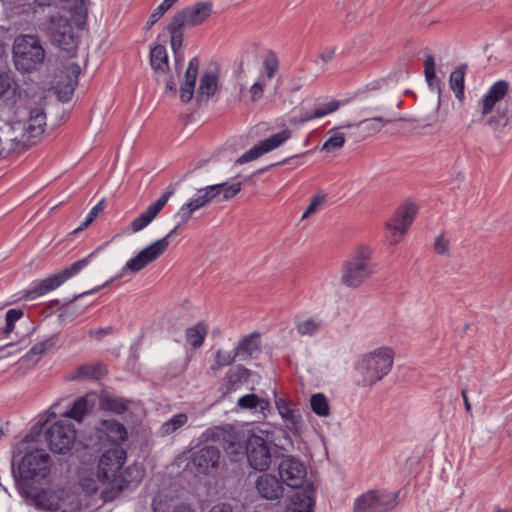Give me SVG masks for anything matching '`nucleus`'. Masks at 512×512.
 I'll return each mask as SVG.
<instances>
[{
  "instance_id": "f257e3e1",
  "label": "nucleus",
  "mask_w": 512,
  "mask_h": 512,
  "mask_svg": "<svg viewBox=\"0 0 512 512\" xmlns=\"http://www.w3.org/2000/svg\"><path fill=\"white\" fill-rule=\"evenodd\" d=\"M19 151L36 144L46 128L44 99L33 97L23 103L20 98L16 104L15 118L7 125Z\"/></svg>"
},
{
  "instance_id": "f03ea898",
  "label": "nucleus",
  "mask_w": 512,
  "mask_h": 512,
  "mask_svg": "<svg viewBox=\"0 0 512 512\" xmlns=\"http://www.w3.org/2000/svg\"><path fill=\"white\" fill-rule=\"evenodd\" d=\"M126 457V451L119 446L105 451L98 464V480L103 483H111L112 487L119 489L131 483H139L143 477V470L140 466H129L122 471Z\"/></svg>"
},
{
  "instance_id": "7ed1b4c3",
  "label": "nucleus",
  "mask_w": 512,
  "mask_h": 512,
  "mask_svg": "<svg viewBox=\"0 0 512 512\" xmlns=\"http://www.w3.org/2000/svg\"><path fill=\"white\" fill-rule=\"evenodd\" d=\"M394 352L389 347H380L364 354L355 365V383L360 387H371L391 371Z\"/></svg>"
},
{
  "instance_id": "20e7f679",
  "label": "nucleus",
  "mask_w": 512,
  "mask_h": 512,
  "mask_svg": "<svg viewBox=\"0 0 512 512\" xmlns=\"http://www.w3.org/2000/svg\"><path fill=\"white\" fill-rule=\"evenodd\" d=\"M371 252L366 247H359L343 263L341 283L348 288H358L374 274Z\"/></svg>"
},
{
  "instance_id": "39448f33",
  "label": "nucleus",
  "mask_w": 512,
  "mask_h": 512,
  "mask_svg": "<svg viewBox=\"0 0 512 512\" xmlns=\"http://www.w3.org/2000/svg\"><path fill=\"white\" fill-rule=\"evenodd\" d=\"M12 50L15 67L22 72L35 70L45 58V50L39 38L34 35H18Z\"/></svg>"
},
{
  "instance_id": "423d86ee",
  "label": "nucleus",
  "mask_w": 512,
  "mask_h": 512,
  "mask_svg": "<svg viewBox=\"0 0 512 512\" xmlns=\"http://www.w3.org/2000/svg\"><path fill=\"white\" fill-rule=\"evenodd\" d=\"M261 347V337L257 332H252L243 336L235 346V348L226 351L222 348L218 349L215 355V364L211 369L216 370L219 367L229 366L236 360L246 361L250 359L254 353L258 352Z\"/></svg>"
},
{
  "instance_id": "0eeeda50",
  "label": "nucleus",
  "mask_w": 512,
  "mask_h": 512,
  "mask_svg": "<svg viewBox=\"0 0 512 512\" xmlns=\"http://www.w3.org/2000/svg\"><path fill=\"white\" fill-rule=\"evenodd\" d=\"M29 503L36 509L43 511H57L67 502L71 493L65 487L34 488L27 486L23 488Z\"/></svg>"
},
{
  "instance_id": "6e6552de",
  "label": "nucleus",
  "mask_w": 512,
  "mask_h": 512,
  "mask_svg": "<svg viewBox=\"0 0 512 512\" xmlns=\"http://www.w3.org/2000/svg\"><path fill=\"white\" fill-rule=\"evenodd\" d=\"M96 252L97 250L89 254L87 257L74 262L70 266L66 267L61 273L41 280L32 288L26 290L24 297L29 300H34L56 289L66 280L78 274L84 267H86L91 262V259L94 257Z\"/></svg>"
},
{
  "instance_id": "1a4fd4ad",
  "label": "nucleus",
  "mask_w": 512,
  "mask_h": 512,
  "mask_svg": "<svg viewBox=\"0 0 512 512\" xmlns=\"http://www.w3.org/2000/svg\"><path fill=\"white\" fill-rule=\"evenodd\" d=\"M44 438L53 453L66 454L75 443L76 429L69 420H59L46 429Z\"/></svg>"
},
{
  "instance_id": "9d476101",
  "label": "nucleus",
  "mask_w": 512,
  "mask_h": 512,
  "mask_svg": "<svg viewBox=\"0 0 512 512\" xmlns=\"http://www.w3.org/2000/svg\"><path fill=\"white\" fill-rule=\"evenodd\" d=\"M52 461L44 450L27 452L19 463L18 471L23 480L44 479L51 470Z\"/></svg>"
},
{
  "instance_id": "9b49d317",
  "label": "nucleus",
  "mask_w": 512,
  "mask_h": 512,
  "mask_svg": "<svg viewBox=\"0 0 512 512\" xmlns=\"http://www.w3.org/2000/svg\"><path fill=\"white\" fill-rule=\"evenodd\" d=\"M397 506V495L370 490L360 495L354 503V512H389Z\"/></svg>"
},
{
  "instance_id": "f8f14e48",
  "label": "nucleus",
  "mask_w": 512,
  "mask_h": 512,
  "mask_svg": "<svg viewBox=\"0 0 512 512\" xmlns=\"http://www.w3.org/2000/svg\"><path fill=\"white\" fill-rule=\"evenodd\" d=\"M221 451L217 446L204 445L190 452V464L198 474L213 475L220 467Z\"/></svg>"
},
{
  "instance_id": "ddd939ff",
  "label": "nucleus",
  "mask_w": 512,
  "mask_h": 512,
  "mask_svg": "<svg viewBox=\"0 0 512 512\" xmlns=\"http://www.w3.org/2000/svg\"><path fill=\"white\" fill-rule=\"evenodd\" d=\"M48 33L53 44L60 49L70 52L77 46V39L73 32V27L67 18L61 15L50 17Z\"/></svg>"
},
{
  "instance_id": "4468645a",
  "label": "nucleus",
  "mask_w": 512,
  "mask_h": 512,
  "mask_svg": "<svg viewBox=\"0 0 512 512\" xmlns=\"http://www.w3.org/2000/svg\"><path fill=\"white\" fill-rule=\"evenodd\" d=\"M168 246L169 241H167L165 238L158 239L151 243L149 246L139 251L133 258L127 261L122 269L120 276L124 275L126 272L133 274L139 272L148 264L155 261L162 254H164Z\"/></svg>"
},
{
  "instance_id": "2eb2a0df",
  "label": "nucleus",
  "mask_w": 512,
  "mask_h": 512,
  "mask_svg": "<svg viewBox=\"0 0 512 512\" xmlns=\"http://www.w3.org/2000/svg\"><path fill=\"white\" fill-rule=\"evenodd\" d=\"M282 483L291 488L300 487L306 478V466L293 455H283L277 464Z\"/></svg>"
},
{
  "instance_id": "dca6fc26",
  "label": "nucleus",
  "mask_w": 512,
  "mask_h": 512,
  "mask_svg": "<svg viewBox=\"0 0 512 512\" xmlns=\"http://www.w3.org/2000/svg\"><path fill=\"white\" fill-rule=\"evenodd\" d=\"M246 455L249 465L258 471H264L271 464L268 442L259 435L251 434L246 441Z\"/></svg>"
},
{
  "instance_id": "f3484780",
  "label": "nucleus",
  "mask_w": 512,
  "mask_h": 512,
  "mask_svg": "<svg viewBox=\"0 0 512 512\" xmlns=\"http://www.w3.org/2000/svg\"><path fill=\"white\" fill-rule=\"evenodd\" d=\"M416 213V207L408 205L401 210H398L393 218L386 223V228L389 232L388 238L390 239L391 244H397L401 241L404 234L412 224Z\"/></svg>"
},
{
  "instance_id": "a211bd4d",
  "label": "nucleus",
  "mask_w": 512,
  "mask_h": 512,
  "mask_svg": "<svg viewBox=\"0 0 512 512\" xmlns=\"http://www.w3.org/2000/svg\"><path fill=\"white\" fill-rule=\"evenodd\" d=\"M290 137L291 131L289 129H284L253 146L250 150H248L242 156H240L236 160V163L244 164L252 160H255L262 156L263 154L278 148Z\"/></svg>"
},
{
  "instance_id": "6ab92c4d",
  "label": "nucleus",
  "mask_w": 512,
  "mask_h": 512,
  "mask_svg": "<svg viewBox=\"0 0 512 512\" xmlns=\"http://www.w3.org/2000/svg\"><path fill=\"white\" fill-rule=\"evenodd\" d=\"M212 5L208 2H198L177 12L172 19L183 27H195L204 23L211 15Z\"/></svg>"
},
{
  "instance_id": "aec40b11",
  "label": "nucleus",
  "mask_w": 512,
  "mask_h": 512,
  "mask_svg": "<svg viewBox=\"0 0 512 512\" xmlns=\"http://www.w3.org/2000/svg\"><path fill=\"white\" fill-rule=\"evenodd\" d=\"M80 71V66L75 62L68 63L63 70H61L59 76L60 80L57 81L56 86L57 95L61 101L67 102L71 99L78 84Z\"/></svg>"
},
{
  "instance_id": "412c9836",
  "label": "nucleus",
  "mask_w": 512,
  "mask_h": 512,
  "mask_svg": "<svg viewBox=\"0 0 512 512\" xmlns=\"http://www.w3.org/2000/svg\"><path fill=\"white\" fill-rule=\"evenodd\" d=\"M174 194V190L170 189L165 192L156 202L149 205L137 218L131 222V230L139 232L147 227L165 207L170 197Z\"/></svg>"
},
{
  "instance_id": "4be33fe9",
  "label": "nucleus",
  "mask_w": 512,
  "mask_h": 512,
  "mask_svg": "<svg viewBox=\"0 0 512 512\" xmlns=\"http://www.w3.org/2000/svg\"><path fill=\"white\" fill-rule=\"evenodd\" d=\"M509 90V83L505 80L495 82L481 101V113L483 116L492 112L495 105L500 102Z\"/></svg>"
},
{
  "instance_id": "5701e85b",
  "label": "nucleus",
  "mask_w": 512,
  "mask_h": 512,
  "mask_svg": "<svg viewBox=\"0 0 512 512\" xmlns=\"http://www.w3.org/2000/svg\"><path fill=\"white\" fill-rule=\"evenodd\" d=\"M256 489L263 498L268 500L279 499L284 491L282 483L271 474L260 476L256 482Z\"/></svg>"
},
{
  "instance_id": "b1692460",
  "label": "nucleus",
  "mask_w": 512,
  "mask_h": 512,
  "mask_svg": "<svg viewBox=\"0 0 512 512\" xmlns=\"http://www.w3.org/2000/svg\"><path fill=\"white\" fill-rule=\"evenodd\" d=\"M199 64V59L197 57H193L189 61L184 74V81L181 83L180 87V98L185 103L189 102L193 98Z\"/></svg>"
},
{
  "instance_id": "393cba45",
  "label": "nucleus",
  "mask_w": 512,
  "mask_h": 512,
  "mask_svg": "<svg viewBox=\"0 0 512 512\" xmlns=\"http://www.w3.org/2000/svg\"><path fill=\"white\" fill-rule=\"evenodd\" d=\"M219 89V76L216 71H205L200 77L196 93L198 102H207Z\"/></svg>"
},
{
  "instance_id": "a878e982",
  "label": "nucleus",
  "mask_w": 512,
  "mask_h": 512,
  "mask_svg": "<svg viewBox=\"0 0 512 512\" xmlns=\"http://www.w3.org/2000/svg\"><path fill=\"white\" fill-rule=\"evenodd\" d=\"M324 326L318 315H300L295 319V328L301 336H315Z\"/></svg>"
},
{
  "instance_id": "bb28decb",
  "label": "nucleus",
  "mask_w": 512,
  "mask_h": 512,
  "mask_svg": "<svg viewBox=\"0 0 512 512\" xmlns=\"http://www.w3.org/2000/svg\"><path fill=\"white\" fill-rule=\"evenodd\" d=\"M107 374L106 366L102 363H90L78 367L68 379L71 381L79 380H99Z\"/></svg>"
},
{
  "instance_id": "cd10ccee",
  "label": "nucleus",
  "mask_w": 512,
  "mask_h": 512,
  "mask_svg": "<svg viewBox=\"0 0 512 512\" xmlns=\"http://www.w3.org/2000/svg\"><path fill=\"white\" fill-rule=\"evenodd\" d=\"M250 370L239 365L230 369L225 376V391L230 393L239 389L250 377Z\"/></svg>"
},
{
  "instance_id": "c85d7f7f",
  "label": "nucleus",
  "mask_w": 512,
  "mask_h": 512,
  "mask_svg": "<svg viewBox=\"0 0 512 512\" xmlns=\"http://www.w3.org/2000/svg\"><path fill=\"white\" fill-rule=\"evenodd\" d=\"M223 189V185H210L205 188H201L197 191V195L195 198L191 199L189 202V206H191L195 211L206 206L210 203L215 197L221 194Z\"/></svg>"
},
{
  "instance_id": "c756f323",
  "label": "nucleus",
  "mask_w": 512,
  "mask_h": 512,
  "mask_svg": "<svg viewBox=\"0 0 512 512\" xmlns=\"http://www.w3.org/2000/svg\"><path fill=\"white\" fill-rule=\"evenodd\" d=\"M93 407L94 395H86L78 398L71 409L65 413V416L80 422L93 409Z\"/></svg>"
},
{
  "instance_id": "7c9ffc66",
  "label": "nucleus",
  "mask_w": 512,
  "mask_h": 512,
  "mask_svg": "<svg viewBox=\"0 0 512 512\" xmlns=\"http://www.w3.org/2000/svg\"><path fill=\"white\" fill-rule=\"evenodd\" d=\"M101 430L106 433L108 440L113 443H121L127 438L126 428L116 420H103Z\"/></svg>"
},
{
  "instance_id": "2f4dec72",
  "label": "nucleus",
  "mask_w": 512,
  "mask_h": 512,
  "mask_svg": "<svg viewBox=\"0 0 512 512\" xmlns=\"http://www.w3.org/2000/svg\"><path fill=\"white\" fill-rule=\"evenodd\" d=\"M466 71L467 64H461L450 74L449 78L450 88L454 91L455 97L460 101L464 98Z\"/></svg>"
},
{
  "instance_id": "473e14b6",
  "label": "nucleus",
  "mask_w": 512,
  "mask_h": 512,
  "mask_svg": "<svg viewBox=\"0 0 512 512\" xmlns=\"http://www.w3.org/2000/svg\"><path fill=\"white\" fill-rule=\"evenodd\" d=\"M340 107L338 100H333L328 103L320 104L312 113L305 112L299 119H295L292 123H304L315 118L323 117L327 114L333 113Z\"/></svg>"
},
{
  "instance_id": "72a5a7b5",
  "label": "nucleus",
  "mask_w": 512,
  "mask_h": 512,
  "mask_svg": "<svg viewBox=\"0 0 512 512\" xmlns=\"http://www.w3.org/2000/svg\"><path fill=\"white\" fill-rule=\"evenodd\" d=\"M150 64L156 73H165L168 70V55L163 45H156L151 49Z\"/></svg>"
},
{
  "instance_id": "f704fd0d",
  "label": "nucleus",
  "mask_w": 512,
  "mask_h": 512,
  "mask_svg": "<svg viewBox=\"0 0 512 512\" xmlns=\"http://www.w3.org/2000/svg\"><path fill=\"white\" fill-rule=\"evenodd\" d=\"M130 403L131 402L129 400L110 394H103L100 397L101 408L117 414L125 412L128 409Z\"/></svg>"
},
{
  "instance_id": "c9c22d12",
  "label": "nucleus",
  "mask_w": 512,
  "mask_h": 512,
  "mask_svg": "<svg viewBox=\"0 0 512 512\" xmlns=\"http://www.w3.org/2000/svg\"><path fill=\"white\" fill-rule=\"evenodd\" d=\"M185 27L181 26V24L177 23L174 19L167 26V30L171 36V48L175 53L176 62H179L182 59L180 55V50L183 43V29Z\"/></svg>"
},
{
  "instance_id": "e433bc0d",
  "label": "nucleus",
  "mask_w": 512,
  "mask_h": 512,
  "mask_svg": "<svg viewBox=\"0 0 512 512\" xmlns=\"http://www.w3.org/2000/svg\"><path fill=\"white\" fill-rule=\"evenodd\" d=\"M208 325L201 321L186 330V340L194 348H199L207 335Z\"/></svg>"
},
{
  "instance_id": "4c0bfd02",
  "label": "nucleus",
  "mask_w": 512,
  "mask_h": 512,
  "mask_svg": "<svg viewBox=\"0 0 512 512\" xmlns=\"http://www.w3.org/2000/svg\"><path fill=\"white\" fill-rule=\"evenodd\" d=\"M275 404L279 414L285 420L287 428L290 430H296L300 419L298 412L294 409H291L283 399H277Z\"/></svg>"
},
{
  "instance_id": "58836bf2",
  "label": "nucleus",
  "mask_w": 512,
  "mask_h": 512,
  "mask_svg": "<svg viewBox=\"0 0 512 512\" xmlns=\"http://www.w3.org/2000/svg\"><path fill=\"white\" fill-rule=\"evenodd\" d=\"M424 75L429 88L432 90H436L438 93H440L441 81L436 76L435 59L434 56L431 54L425 56Z\"/></svg>"
},
{
  "instance_id": "ea45409f",
  "label": "nucleus",
  "mask_w": 512,
  "mask_h": 512,
  "mask_svg": "<svg viewBox=\"0 0 512 512\" xmlns=\"http://www.w3.org/2000/svg\"><path fill=\"white\" fill-rule=\"evenodd\" d=\"M188 421V416L185 413H179L174 415L172 418L164 422L158 433L162 437L171 435L172 433L183 427Z\"/></svg>"
},
{
  "instance_id": "a19ab883",
  "label": "nucleus",
  "mask_w": 512,
  "mask_h": 512,
  "mask_svg": "<svg viewBox=\"0 0 512 512\" xmlns=\"http://www.w3.org/2000/svg\"><path fill=\"white\" fill-rule=\"evenodd\" d=\"M237 405L242 409H258L264 415L265 410L269 407V402L255 394H247L238 399Z\"/></svg>"
},
{
  "instance_id": "79ce46f5",
  "label": "nucleus",
  "mask_w": 512,
  "mask_h": 512,
  "mask_svg": "<svg viewBox=\"0 0 512 512\" xmlns=\"http://www.w3.org/2000/svg\"><path fill=\"white\" fill-rule=\"evenodd\" d=\"M313 504L311 496L306 493H297L293 497L287 512H312Z\"/></svg>"
},
{
  "instance_id": "37998d69",
  "label": "nucleus",
  "mask_w": 512,
  "mask_h": 512,
  "mask_svg": "<svg viewBox=\"0 0 512 512\" xmlns=\"http://www.w3.org/2000/svg\"><path fill=\"white\" fill-rule=\"evenodd\" d=\"M3 137L0 136V158H7L11 153L19 151L12 136H9V128H0Z\"/></svg>"
},
{
  "instance_id": "c03bdc74",
  "label": "nucleus",
  "mask_w": 512,
  "mask_h": 512,
  "mask_svg": "<svg viewBox=\"0 0 512 512\" xmlns=\"http://www.w3.org/2000/svg\"><path fill=\"white\" fill-rule=\"evenodd\" d=\"M330 137L322 145L321 151L330 153L340 150L346 141L345 134L339 131L330 130Z\"/></svg>"
},
{
  "instance_id": "a18cd8bd",
  "label": "nucleus",
  "mask_w": 512,
  "mask_h": 512,
  "mask_svg": "<svg viewBox=\"0 0 512 512\" xmlns=\"http://www.w3.org/2000/svg\"><path fill=\"white\" fill-rule=\"evenodd\" d=\"M310 406L312 411L318 416L327 417L330 414L327 398L322 393H317L311 396Z\"/></svg>"
},
{
  "instance_id": "49530a36",
  "label": "nucleus",
  "mask_w": 512,
  "mask_h": 512,
  "mask_svg": "<svg viewBox=\"0 0 512 512\" xmlns=\"http://www.w3.org/2000/svg\"><path fill=\"white\" fill-rule=\"evenodd\" d=\"M327 202V194L324 191H319L316 193L308 205L307 209L302 215V220L308 219L317 212L326 204Z\"/></svg>"
},
{
  "instance_id": "de8ad7c7",
  "label": "nucleus",
  "mask_w": 512,
  "mask_h": 512,
  "mask_svg": "<svg viewBox=\"0 0 512 512\" xmlns=\"http://www.w3.org/2000/svg\"><path fill=\"white\" fill-rule=\"evenodd\" d=\"M392 122L391 119H387L382 116L372 115L370 118L364 119L359 122L360 125H364V130L370 134H376L387 124Z\"/></svg>"
},
{
  "instance_id": "09e8293b",
  "label": "nucleus",
  "mask_w": 512,
  "mask_h": 512,
  "mask_svg": "<svg viewBox=\"0 0 512 512\" xmlns=\"http://www.w3.org/2000/svg\"><path fill=\"white\" fill-rule=\"evenodd\" d=\"M177 1L178 0H164L160 5H158L150 15L149 20L146 22L145 29H151Z\"/></svg>"
},
{
  "instance_id": "8fccbe9b",
  "label": "nucleus",
  "mask_w": 512,
  "mask_h": 512,
  "mask_svg": "<svg viewBox=\"0 0 512 512\" xmlns=\"http://www.w3.org/2000/svg\"><path fill=\"white\" fill-rule=\"evenodd\" d=\"M265 75L268 79H272L279 68V60L275 52L268 51L263 61Z\"/></svg>"
},
{
  "instance_id": "3c124183",
  "label": "nucleus",
  "mask_w": 512,
  "mask_h": 512,
  "mask_svg": "<svg viewBox=\"0 0 512 512\" xmlns=\"http://www.w3.org/2000/svg\"><path fill=\"white\" fill-rule=\"evenodd\" d=\"M382 108L381 101L373 94H367L363 98L362 112L366 115H375Z\"/></svg>"
},
{
  "instance_id": "603ef678",
  "label": "nucleus",
  "mask_w": 512,
  "mask_h": 512,
  "mask_svg": "<svg viewBox=\"0 0 512 512\" xmlns=\"http://www.w3.org/2000/svg\"><path fill=\"white\" fill-rule=\"evenodd\" d=\"M104 210V200H101L99 203H97L88 213L85 221L74 230V233L83 231L88 226H90L95 219L98 217V215Z\"/></svg>"
},
{
  "instance_id": "864d4df0",
  "label": "nucleus",
  "mask_w": 512,
  "mask_h": 512,
  "mask_svg": "<svg viewBox=\"0 0 512 512\" xmlns=\"http://www.w3.org/2000/svg\"><path fill=\"white\" fill-rule=\"evenodd\" d=\"M23 316V311L20 310V309H10L6 312V325H5V328L3 330V334L4 335H9L13 330H14V327H15V322L17 320H19L20 318H22Z\"/></svg>"
},
{
  "instance_id": "5fc2aeb1",
  "label": "nucleus",
  "mask_w": 512,
  "mask_h": 512,
  "mask_svg": "<svg viewBox=\"0 0 512 512\" xmlns=\"http://www.w3.org/2000/svg\"><path fill=\"white\" fill-rule=\"evenodd\" d=\"M219 185H223V189L221 191L223 200H230L235 197L241 191V183H233L229 185L228 183H220Z\"/></svg>"
},
{
  "instance_id": "6e6d98bb",
  "label": "nucleus",
  "mask_w": 512,
  "mask_h": 512,
  "mask_svg": "<svg viewBox=\"0 0 512 512\" xmlns=\"http://www.w3.org/2000/svg\"><path fill=\"white\" fill-rule=\"evenodd\" d=\"M194 212L195 210L188 203L184 204L175 215V218L179 219L178 224L181 226L186 224L192 218Z\"/></svg>"
},
{
  "instance_id": "4d7b16f0",
  "label": "nucleus",
  "mask_w": 512,
  "mask_h": 512,
  "mask_svg": "<svg viewBox=\"0 0 512 512\" xmlns=\"http://www.w3.org/2000/svg\"><path fill=\"white\" fill-rule=\"evenodd\" d=\"M450 243L447 238L443 234L439 235L434 243V250L439 255H449L450 252Z\"/></svg>"
},
{
  "instance_id": "13d9d810",
  "label": "nucleus",
  "mask_w": 512,
  "mask_h": 512,
  "mask_svg": "<svg viewBox=\"0 0 512 512\" xmlns=\"http://www.w3.org/2000/svg\"><path fill=\"white\" fill-rule=\"evenodd\" d=\"M264 92V84L261 82L254 83L250 88L251 100L253 102L262 98Z\"/></svg>"
},
{
  "instance_id": "bf43d9fd",
  "label": "nucleus",
  "mask_w": 512,
  "mask_h": 512,
  "mask_svg": "<svg viewBox=\"0 0 512 512\" xmlns=\"http://www.w3.org/2000/svg\"><path fill=\"white\" fill-rule=\"evenodd\" d=\"M47 347V341L37 343L29 350L26 357L32 359L34 355H42L47 350Z\"/></svg>"
},
{
  "instance_id": "052dcab7",
  "label": "nucleus",
  "mask_w": 512,
  "mask_h": 512,
  "mask_svg": "<svg viewBox=\"0 0 512 512\" xmlns=\"http://www.w3.org/2000/svg\"><path fill=\"white\" fill-rule=\"evenodd\" d=\"M11 86V78L7 72L0 70V97L5 94V92Z\"/></svg>"
},
{
  "instance_id": "680f3d73",
  "label": "nucleus",
  "mask_w": 512,
  "mask_h": 512,
  "mask_svg": "<svg viewBox=\"0 0 512 512\" xmlns=\"http://www.w3.org/2000/svg\"><path fill=\"white\" fill-rule=\"evenodd\" d=\"M112 332V327L99 328L96 330H90L89 336L95 338L97 340L102 339L104 336L110 334Z\"/></svg>"
},
{
  "instance_id": "e2e57ef3",
  "label": "nucleus",
  "mask_w": 512,
  "mask_h": 512,
  "mask_svg": "<svg viewBox=\"0 0 512 512\" xmlns=\"http://www.w3.org/2000/svg\"><path fill=\"white\" fill-rule=\"evenodd\" d=\"M335 52H336V48L335 47H330V48H325L321 53H320V59L324 62V63H328L329 61H331L334 56H335Z\"/></svg>"
},
{
  "instance_id": "0e129e2a",
  "label": "nucleus",
  "mask_w": 512,
  "mask_h": 512,
  "mask_svg": "<svg viewBox=\"0 0 512 512\" xmlns=\"http://www.w3.org/2000/svg\"><path fill=\"white\" fill-rule=\"evenodd\" d=\"M81 485L87 492L92 493L97 491V485L93 479L82 480Z\"/></svg>"
},
{
  "instance_id": "69168bd1",
  "label": "nucleus",
  "mask_w": 512,
  "mask_h": 512,
  "mask_svg": "<svg viewBox=\"0 0 512 512\" xmlns=\"http://www.w3.org/2000/svg\"><path fill=\"white\" fill-rule=\"evenodd\" d=\"M209 512H232V509L227 504H218L213 506Z\"/></svg>"
},
{
  "instance_id": "338daca9",
  "label": "nucleus",
  "mask_w": 512,
  "mask_h": 512,
  "mask_svg": "<svg viewBox=\"0 0 512 512\" xmlns=\"http://www.w3.org/2000/svg\"><path fill=\"white\" fill-rule=\"evenodd\" d=\"M21 5L32 8L34 5L43 6L44 2L42 0H23V3Z\"/></svg>"
},
{
  "instance_id": "774afa93",
  "label": "nucleus",
  "mask_w": 512,
  "mask_h": 512,
  "mask_svg": "<svg viewBox=\"0 0 512 512\" xmlns=\"http://www.w3.org/2000/svg\"><path fill=\"white\" fill-rule=\"evenodd\" d=\"M173 512H195L190 506L185 504L177 505Z\"/></svg>"
}]
</instances>
